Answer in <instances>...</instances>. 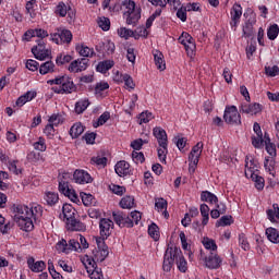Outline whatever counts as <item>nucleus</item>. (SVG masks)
Instances as JSON below:
<instances>
[{"label":"nucleus","mask_w":279,"mask_h":279,"mask_svg":"<svg viewBox=\"0 0 279 279\" xmlns=\"http://www.w3.org/2000/svg\"><path fill=\"white\" fill-rule=\"evenodd\" d=\"M88 106H90V100H88V98L80 99L75 102L74 111L76 114H84L88 109Z\"/></svg>","instance_id":"26"},{"label":"nucleus","mask_w":279,"mask_h":279,"mask_svg":"<svg viewBox=\"0 0 279 279\" xmlns=\"http://www.w3.org/2000/svg\"><path fill=\"white\" fill-rule=\"evenodd\" d=\"M68 12H69V8L64 2H59L54 10V14H58L62 19L66 16Z\"/></svg>","instance_id":"44"},{"label":"nucleus","mask_w":279,"mask_h":279,"mask_svg":"<svg viewBox=\"0 0 279 279\" xmlns=\"http://www.w3.org/2000/svg\"><path fill=\"white\" fill-rule=\"evenodd\" d=\"M47 84L54 86L51 90L56 93V95H70V93L75 90V83L66 75H59L52 80H48Z\"/></svg>","instance_id":"3"},{"label":"nucleus","mask_w":279,"mask_h":279,"mask_svg":"<svg viewBox=\"0 0 279 279\" xmlns=\"http://www.w3.org/2000/svg\"><path fill=\"white\" fill-rule=\"evenodd\" d=\"M89 60L86 58L74 60L70 63L68 71L70 73H82V71H86L88 69Z\"/></svg>","instance_id":"12"},{"label":"nucleus","mask_w":279,"mask_h":279,"mask_svg":"<svg viewBox=\"0 0 279 279\" xmlns=\"http://www.w3.org/2000/svg\"><path fill=\"white\" fill-rule=\"evenodd\" d=\"M65 226L68 230H71L72 232H84V230H86V226L75 219V216L65 220Z\"/></svg>","instance_id":"19"},{"label":"nucleus","mask_w":279,"mask_h":279,"mask_svg":"<svg viewBox=\"0 0 279 279\" xmlns=\"http://www.w3.org/2000/svg\"><path fill=\"white\" fill-rule=\"evenodd\" d=\"M12 229V225L10 222H5V218L0 215V231L2 234H8Z\"/></svg>","instance_id":"53"},{"label":"nucleus","mask_w":279,"mask_h":279,"mask_svg":"<svg viewBox=\"0 0 279 279\" xmlns=\"http://www.w3.org/2000/svg\"><path fill=\"white\" fill-rule=\"evenodd\" d=\"M81 198L84 206H93L95 197L92 194L81 193Z\"/></svg>","instance_id":"57"},{"label":"nucleus","mask_w":279,"mask_h":279,"mask_svg":"<svg viewBox=\"0 0 279 279\" xmlns=\"http://www.w3.org/2000/svg\"><path fill=\"white\" fill-rule=\"evenodd\" d=\"M109 120H110V112L106 111L99 116L96 122H94V128H99L101 125H105V123H108Z\"/></svg>","instance_id":"45"},{"label":"nucleus","mask_w":279,"mask_h":279,"mask_svg":"<svg viewBox=\"0 0 279 279\" xmlns=\"http://www.w3.org/2000/svg\"><path fill=\"white\" fill-rule=\"evenodd\" d=\"M56 71V63L53 61H46L39 65L40 75H47Z\"/></svg>","instance_id":"28"},{"label":"nucleus","mask_w":279,"mask_h":279,"mask_svg":"<svg viewBox=\"0 0 279 279\" xmlns=\"http://www.w3.org/2000/svg\"><path fill=\"white\" fill-rule=\"evenodd\" d=\"M266 215H267L269 221H271V222L276 221V217H277V219H279V206H278V204H274L272 209H268L266 211Z\"/></svg>","instance_id":"39"},{"label":"nucleus","mask_w":279,"mask_h":279,"mask_svg":"<svg viewBox=\"0 0 279 279\" xmlns=\"http://www.w3.org/2000/svg\"><path fill=\"white\" fill-rule=\"evenodd\" d=\"M167 147H169V144L167 143V141L159 142L157 154L160 162H167V154H169V150L167 149Z\"/></svg>","instance_id":"24"},{"label":"nucleus","mask_w":279,"mask_h":279,"mask_svg":"<svg viewBox=\"0 0 279 279\" xmlns=\"http://www.w3.org/2000/svg\"><path fill=\"white\" fill-rule=\"evenodd\" d=\"M265 147L269 156H271L272 158L276 157V144H274L271 141H268L265 142Z\"/></svg>","instance_id":"61"},{"label":"nucleus","mask_w":279,"mask_h":279,"mask_svg":"<svg viewBox=\"0 0 279 279\" xmlns=\"http://www.w3.org/2000/svg\"><path fill=\"white\" fill-rule=\"evenodd\" d=\"M179 236H180L182 250H184V252H189V256L191 258L193 253H191V245H189V242H186V234L183 231H181Z\"/></svg>","instance_id":"47"},{"label":"nucleus","mask_w":279,"mask_h":279,"mask_svg":"<svg viewBox=\"0 0 279 279\" xmlns=\"http://www.w3.org/2000/svg\"><path fill=\"white\" fill-rule=\"evenodd\" d=\"M26 69H28V71H38V69H40V64L38 63V61L34 60V59H28L26 61Z\"/></svg>","instance_id":"60"},{"label":"nucleus","mask_w":279,"mask_h":279,"mask_svg":"<svg viewBox=\"0 0 279 279\" xmlns=\"http://www.w3.org/2000/svg\"><path fill=\"white\" fill-rule=\"evenodd\" d=\"M254 23L255 20H247L242 28L244 38H252L254 36Z\"/></svg>","instance_id":"27"},{"label":"nucleus","mask_w":279,"mask_h":279,"mask_svg":"<svg viewBox=\"0 0 279 279\" xmlns=\"http://www.w3.org/2000/svg\"><path fill=\"white\" fill-rule=\"evenodd\" d=\"M96 245L93 250V257L94 260H97V263H104L106 258H108V254H110V251H108V245H106V241L101 238L96 239Z\"/></svg>","instance_id":"6"},{"label":"nucleus","mask_w":279,"mask_h":279,"mask_svg":"<svg viewBox=\"0 0 279 279\" xmlns=\"http://www.w3.org/2000/svg\"><path fill=\"white\" fill-rule=\"evenodd\" d=\"M129 221L132 223V228L138 226V221H141V211H132L129 216Z\"/></svg>","instance_id":"58"},{"label":"nucleus","mask_w":279,"mask_h":279,"mask_svg":"<svg viewBox=\"0 0 279 279\" xmlns=\"http://www.w3.org/2000/svg\"><path fill=\"white\" fill-rule=\"evenodd\" d=\"M186 12H187L186 7L179 8L177 11V19H180L182 23H186V19H187Z\"/></svg>","instance_id":"62"},{"label":"nucleus","mask_w":279,"mask_h":279,"mask_svg":"<svg viewBox=\"0 0 279 279\" xmlns=\"http://www.w3.org/2000/svg\"><path fill=\"white\" fill-rule=\"evenodd\" d=\"M98 27H100L102 32L110 31V19L106 16L99 17Z\"/></svg>","instance_id":"51"},{"label":"nucleus","mask_w":279,"mask_h":279,"mask_svg":"<svg viewBox=\"0 0 279 279\" xmlns=\"http://www.w3.org/2000/svg\"><path fill=\"white\" fill-rule=\"evenodd\" d=\"M76 51H78L80 56L83 58H93L95 56V49L84 45L77 46Z\"/></svg>","instance_id":"34"},{"label":"nucleus","mask_w":279,"mask_h":279,"mask_svg":"<svg viewBox=\"0 0 279 279\" xmlns=\"http://www.w3.org/2000/svg\"><path fill=\"white\" fill-rule=\"evenodd\" d=\"M221 263H223V260L215 253H211L205 258V267L208 269H219V267H221Z\"/></svg>","instance_id":"17"},{"label":"nucleus","mask_w":279,"mask_h":279,"mask_svg":"<svg viewBox=\"0 0 279 279\" xmlns=\"http://www.w3.org/2000/svg\"><path fill=\"white\" fill-rule=\"evenodd\" d=\"M48 122L50 125L58 128L61 123H64V117L60 113H53L49 117Z\"/></svg>","instance_id":"37"},{"label":"nucleus","mask_w":279,"mask_h":279,"mask_svg":"<svg viewBox=\"0 0 279 279\" xmlns=\"http://www.w3.org/2000/svg\"><path fill=\"white\" fill-rule=\"evenodd\" d=\"M113 221L120 228H132V221H130V216L124 215L123 213H113Z\"/></svg>","instance_id":"16"},{"label":"nucleus","mask_w":279,"mask_h":279,"mask_svg":"<svg viewBox=\"0 0 279 279\" xmlns=\"http://www.w3.org/2000/svg\"><path fill=\"white\" fill-rule=\"evenodd\" d=\"M32 53L36 60H45L46 58H49L51 51L47 49L45 39H38L37 45L32 48Z\"/></svg>","instance_id":"9"},{"label":"nucleus","mask_w":279,"mask_h":279,"mask_svg":"<svg viewBox=\"0 0 279 279\" xmlns=\"http://www.w3.org/2000/svg\"><path fill=\"white\" fill-rule=\"evenodd\" d=\"M44 134H46L49 141H51L56 134V129L53 128V124L48 123L44 129Z\"/></svg>","instance_id":"59"},{"label":"nucleus","mask_w":279,"mask_h":279,"mask_svg":"<svg viewBox=\"0 0 279 279\" xmlns=\"http://www.w3.org/2000/svg\"><path fill=\"white\" fill-rule=\"evenodd\" d=\"M246 178L253 180V182L255 183V189H257V191H263L265 189V179L258 175V172L254 173L251 170H247Z\"/></svg>","instance_id":"20"},{"label":"nucleus","mask_w":279,"mask_h":279,"mask_svg":"<svg viewBox=\"0 0 279 279\" xmlns=\"http://www.w3.org/2000/svg\"><path fill=\"white\" fill-rule=\"evenodd\" d=\"M202 215V226H208V221L210 220V207L206 204H202L199 207Z\"/></svg>","instance_id":"31"},{"label":"nucleus","mask_w":279,"mask_h":279,"mask_svg":"<svg viewBox=\"0 0 279 279\" xmlns=\"http://www.w3.org/2000/svg\"><path fill=\"white\" fill-rule=\"evenodd\" d=\"M148 234L154 239V241H158L160 239V231L158 230V225L151 223L148 227Z\"/></svg>","instance_id":"46"},{"label":"nucleus","mask_w":279,"mask_h":279,"mask_svg":"<svg viewBox=\"0 0 279 279\" xmlns=\"http://www.w3.org/2000/svg\"><path fill=\"white\" fill-rule=\"evenodd\" d=\"M125 11L123 17L126 19L128 25H136L141 21V9L136 8L134 0H126L123 2Z\"/></svg>","instance_id":"4"},{"label":"nucleus","mask_w":279,"mask_h":279,"mask_svg":"<svg viewBox=\"0 0 279 279\" xmlns=\"http://www.w3.org/2000/svg\"><path fill=\"white\" fill-rule=\"evenodd\" d=\"M109 189L111 192L114 193V195H119L121 197V195H125V186H121L118 184H111L109 185Z\"/></svg>","instance_id":"55"},{"label":"nucleus","mask_w":279,"mask_h":279,"mask_svg":"<svg viewBox=\"0 0 279 279\" xmlns=\"http://www.w3.org/2000/svg\"><path fill=\"white\" fill-rule=\"evenodd\" d=\"M85 269L87 270V274H90L94 269L97 268V260L94 256L85 255L82 260Z\"/></svg>","instance_id":"25"},{"label":"nucleus","mask_w":279,"mask_h":279,"mask_svg":"<svg viewBox=\"0 0 279 279\" xmlns=\"http://www.w3.org/2000/svg\"><path fill=\"white\" fill-rule=\"evenodd\" d=\"M114 66V61L113 60H105L98 63L96 66V71L98 73H106L107 71H110Z\"/></svg>","instance_id":"32"},{"label":"nucleus","mask_w":279,"mask_h":279,"mask_svg":"<svg viewBox=\"0 0 279 279\" xmlns=\"http://www.w3.org/2000/svg\"><path fill=\"white\" fill-rule=\"evenodd\" d=\"M43 217V207L38 204L31 206L17 205L14 207V221L17 223L20 230L24 232H32L34 223Z\"/></svg>","instance_id":"1"},{"label":"nucleus","mask_w":279,"mask_h":279,"mask_svg":"<svg viewBox=\"0 0 279 279\" xmlns=\"http://www.w3.org/2000/svg\"><path fill=\"white\" fill-rule=\"evenodd\" d=\"M73 60V57L70 54H58L56 58V64L57 66H62L64 64H69Z\"/></svg>","instance_id":"43"},{"label":"nucleus","mask_w":279,"mask_h":279,"mask_svg":"<svg viewBox=\"0 0 279 279\" xmlns=\"http://www.w3.org/2000/svg\"><path fill=\"white\" fill-rule=\"evenodd\" d=\"M223 119L229 125H241V113L234 105L226 107Z\"/></svg>","instance_id":"7"},{"label":"nucleus","mask_w":279,"mask_h":279,"mask_svg":"<svg viewBox=\"0 0 279 279\" xmlns=\"http://www.w3.org/2000/svg\"><path fill=\"white\" fill-rule=\"evenodd\" d=\"M202 149H204V144L202 142H198L193 148L189 156V160L194 167H197V163L199 162V156H202Z\"/></svg>","instance_id":"18"},{"label":"nucleus","mask_w":279,"mask_h":279,"mask_svg":"<svg viewBox=\"0 0 279 279\" xmlns=\"http://www.w3.org/2000/svg\"><path fill=\"white\" fill-rule=\"evenodd\" d=\"M114 170L120 178L130 175V173L132 172V170L130 169V165L125 160L118 161L114 167Z\"/></svg>","instance_id":"21"},{"label":"nucleus","mask_w":279,"mask_h":279,"mask_svg":"<svg viewBox=\"0 0 279 279\" xmlns=\"http://www.w3.org/2000/svg\"><path fill=\"white\" fill-rule=\"evenodd\" d=\"M247 171H252V173H258V163L254 159L246 161L245 173H247Z\"/></svg>","instance_id":"54"},{"label":"nucleus","mask_w":279,"mask_h":279,"mask_svg":"<svg viewBox=\"0 0 279 279\" xmlns=\"http://www.w3.org/2000/svg\"><path fill=\"white\" fill-rule=\"evenodd\" d=\"M82 134H84V125L81 122L74 123L70 129V136L72 138H78Z\"/></svg>","instance_id":"30"},{"label":"nucleus","mask_w":279,"mask_h":279,"mask_svg":"<svg viewBox=\"0 0 279 279\" xmlns=\"http://www.w3.org/2000/svg\"><path fill=\"white\" fill-rule=\"evenodd\" d=\"M27 160L28 162H39V160H43V155L32 150L27 154Z\"/></svg>","instance_id":"56"},{"label":"nucleus","mask_w":279,"mask_h":279,"mask_svg":"<svg viewBox=\"0 0 279 279\" xmlns=\"http://www.w3.org/2000/svg\"><path fill=\"white\" fill-rule=\"evenodd\" d=\"M279 34V26L278 24H272L267 29V37L269 40H276Z\"/></svg>","instance_id":"40"},{"label":"nucleus","mask_w":279,"mask_h":279,"mask_svg":"<svg viewBox=\"0 0 279 279\" xmlns=\"http://www.w3.org/2000/svg\"><path fill=\"white\" fill-rule=\"evenodd\" d=\"M240 112H242V114H252V116L258 114L263 112V105L258 102H254V104L242 102L240 106Z\"/></svg>","instance_id":"11"},{"label":"nucleus","mask_w":279,"mask_h":279,"mask_svg":"<svg viewBox=\"0 0 279 279\" xmlns=\"http://www.w3.org/2000/svg\"><path fill=\"white\" fill-rule=\"evenodd\" d=\"M205 250H210L211 252H217V243L215 242V240L210 239V238H203L202 241Z\"/></svg>","instance_id":"42"},{"label":"nucleus","mask_w":279,"mask_h":279,"mask_svg":"<svg viewBox=\"0 0 279 279\" xmlns=\"http://www.w3.org/2000/svg\"><path fill=\"white\" fill-rule=\"evenodd\" d=\"M50 40L56 43V45H69L73 40V33L69 29H58L57 33L50 34Z\"/></svg>","instance_id":"8"},{"label":"nucleus","mask_w":279,"mask_h":279,"mask_svg":"<svg viewBox=\"0 0 279 279\" xmlns=\"http://www.w3.org/2000/svg\"><path fill=\"white\" fill-rule=\"evenodd\" d=\"M120 206H121V208H124V209L134 208V197L133 196H124L120 201Z\"/></svg>","instance_id":"41"},{"label":"nucleus","mask_w":279,"mask_h":279,"mask_svg":"<svg viewBox=\"0 0 279 279\" xmlns=\"http://www.w3.org/2000/svg\"><path fill=\"white\" fill-rule=\"evenodd\" d=\"M201 199H202V202H206L207 204H211V206L215 205V204H218V202H219V198L217 197V195L213 194L209 191L202 192Z\"/></svg>","instance_id":"29"},{"label":"nucleus","mask_w":279,"mask_h":279,"mask_svg":"<svg viewBox=\"0 0 279 279\" xmlns=\"http://www.w3.org/2000/svg\"><path fill=\"white\" fill-rule=\"evenodd\" d=\"M100 228V236L101 239H108L110 234H112V230L114 229V222L108 218H102L99 222Z\"/></svg>","instance_id":"13"},{"label":"nucleus","mask_w":279,"mask_h":279,"mask_svg":"<svg viewBox=\"0 0 279 279\" xmlns=\"http://www.w3.org/2000/svg\"><path fill=\"white\" fill-rule=\"evenodd\" d=\"M266 236L270 243H279V231L276 228H267Z\"/></svg>","instance_id":"35"},{"label":"nucleus","mask_w":279,"mask_h":279,"mask_svg":"<svg viewBox=\"0 0 279 279\" xmlns=\"http://www.w3.org/2000/svg\"><path fill=\"white\" fill-rule=\"evenodd\" d=\"M155 65L158 71H165L167 69V62L165 61V54L160 50L153 51Z\"/></svg>","instance_id":"22"},{"label":"nucleus","mask_w":279,"mask_h":279,"mask_svg":"<svg viewBox=\"0 0 279 279\" xmlns=\"http://www.w3.org/2000/svg\"><path fill=\"white\" fill-rule=\"evenodd\" d=\"M27 267L33 271L34 274H40L47 269V264H45L43 260L34 259V257H28L27 259Z\"/></svg>","instance_id":"15"},{"label":"nucleus","mask_w":279,"mask_h":279,"mask_svg":"<svg viewBox=\"0 0 279 279\" xmlns=\"http://www.w3.org/2000/svg\"><path fill=\"white\" fill-rule=\"evenodd\" d=\"M239 243L244 252H247V250H250V242H247V238H245V234L242 233L239 235Z\"/></svg>","instance_id":"63"},{"label":"nucleus","mask_w":279,"mask_h":279,"mask_svg":"<svg viewBox=\"0 0 279 279\" xmlns=\"http://www.w3.org/2000/svg\"><path fill=\"white\" fill-rule=\"evenodd\" d=\"M62 215L64 221H68L69 219H73L75 217V208H73L70 204H64L62 207Z\"/></svg>","instance_id":"33"},{"label":"nucleus","mask_w":279,"mask_h":279,"mask_svg":"<svg viewBox=\"0 0 279 279\" xmlns=\"http://www.w3.org/2000/svg\"><path fill=\"white\" fill-rule=\"evenodd\" d=\"M167 199L159 197V198H155V210H157V213H163L165 218L167 219L169 217V213L167 211Z\"/></svg>","instance_id":"23"},{"label":"nucleus","mask_w":279,"mask_h":279,"mask_svg":"<svg viewBox=\"0 0 279 279\" xmlns=\"http://www.w3.org/2000/svg\"><path fill=\"white\" fill-rule=\"evenodd\" d=\"M175 260L178 269L181 270L182 274H185L186 269H189L186 259L184 258V255H182V250L173 246L166 250L162 265L163 271H171Z\"/></svg>","instance_id":"2"},{"label":"nucleus","mask_w":279,"mask_h":279,"mask_svg":"<svg viewBox=\"0 0 279 279\" xmlns=\"http://www.w3.org/2000/svg\"><path fill=\"white\" fill-rule=\"evenodd\" d=\"M60 199V196L56 192H47L45 195V202L48 206H56Z\"/></svg>","instance_id":"36"},{"label":"nucleus","mask_w":279,"mask_h":279,"mask_svg":"<svg viewBox=\"0 0 279 279\" xmlns=\"http://www.w3.org/2000/svg\"><path fill=\"white\" fill-rule=\"evenodd\" d=\"M56 250L59 253L69 254V243H66V240L62 239L56 244Z\"/></svg>","instance_id":"52"},{"label":"nucleus","mask_w":279,"mask_h":279,"mask_svg":"<svg viewBox=\"0 0 279 279\" xmlns=\"http://www.w3.org/2000/svg\"><path fill=\"white\" fill-rule=\"evenodd\" d=\"M64 175L59 177V191L62 193V195L69 193V190L71 189V186H69V181L64 180Z\"/></svg>","instance_id":"48"},{"label":"nucleus","mask_w":279,"mask_h":279,"mask_svg":"<svg viewBox=\"0 0 279 279\" xmlns=\"http://www.w3.org/2000/svg\"><path fill=\"white\" fill-rule=\"evenodd\" d=\"M153 134L157 141H168L167 131L160 126L154 128Z\"/></svg>","instance_id":"38"},{"label":"nucleus","mask_w":279,"mask_h":279,"mask_svg":"<svg viewBox=\"0 0 279 279\" xmlns=\"http://www.w3.org/2000/svg\"><path fill=\"white\" fill-rule=\"evenodd\" d=\"M230 27L233 32H236V27L241 23V16H243V8L239 3H234L231 11Z\"/></svg>","instance_id":"10"},{"label":"nucleus","mask_w":279,"mask_h":279,"mask_svg":"<svg viewBox=\"0 0 279 279\" xmlns=\"http://www.w3.org/2000/svg\"><path fill=\"white\" fill-rule=\"evenodd\" d=\"M82 246H80V240L72 239L68 243V253L69 252H80Z\"/></svg>","instance_id":"50"},{"label":"nucleus","mask_w":279,"mask_h":279,"mask_svg":"<svg viewBox=\"0 0 279 279\" xmlns=\"http://www.w3.org/2000/svg\"><path fill=\"white\" fill-rule=\"evenodd\" d=\"M90 279H104V272H101V269L96 267L94 270H90L88 272Z\"/></svg>","instance_id":"64"},{"label":"nucleus","mask_w":279,"mask_h":279,"mask_svg":"<svg viewBox=\"0 0 279 279\" xmlns=\"http://www.w3.org/2000/svg\"><path fill=\"white\" fill-rule=\"evenodd\" d=\"M118 36H120V38H124V40H128V38H132V36H134V31L120 27L118 28Z\"/></svg>","instance_id":"49"},{"label":"nucleus","mask_w":279,"mask_h":279,"mask_svg":"<svg viewBox=\"0 0 279 279\" xmlns=\"http://www.w3.org/2000/svg\"><path fill=\"white\" fill-rule=\"evenodd\" d=\"M178 43H180V45H183L187 58H195V51L197 50V46L195 45V39L193 38V36H191V34H189L187 32H182V34L178 38Z\"/></svg>","instance_id":"5"},{"label":"nucleus","mask_w":279,"mask_h":279,"mask_svg":"<svg viewBox=\"0 0 279 279\" xmlns=\"http://www.w3.org/2000/svg\"><path fill=\"white\" fill-rule=\"evenodd\" d=\"M73 180L76 184H90V182H93V177L85 170H75Z\"/></svg>","instance_id":"14"}]
</instances>
